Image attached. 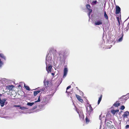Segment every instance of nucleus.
I'll list each match as a JSON object with an SVG mask.
<instances>
[{
  "mask_svg": "<svg viewBox=\"0 0 129 129\" xmlns=\"http://www.w3.org/2000/svg\"><path fill=\"white\" fill-rule=\"evenodd\" d=\"M51 74L53 76H54V73H51Z\"/></svg>",
  "mask_w": 129,
  "mask_h": 129,
  "instance_id": "nucleus-35",
  "label": "nucleus"
},
{
  "mask_svg": "<svg viewBox=\"0 0 129 129\" xmlns=\"http://www.w3.org/2000/svg\"><path fill=\"white\" fill-rule=\"evenodd\" d=\"M76 96L77 99L79 101H80L81 103H83V100L81 99V96L77 94H76Z\"/></svg>",
  "mask_w": 129,
  "mask_h": 129,
  "instance_id": "nucleus-11",
  "label": "nucleus"
},
{
  "mask_svg": "<svg viewBox=\"0 0 129 129\" xmlns=\"http://www.w3.org/2000/svg\"><path fill=\"white\" fill-rule=\"evenodd\" d=\"M87 1H89V0H87Z\"/></svg>",
  "mask_w": 129,
  "mask_h": 129,
  "instance_id": "nucleus-42",
  "label": "nucleus"
},
{
  "mask_svg": "<svg viewBox=\"0 0 129 129\" xmlns=\"http://www.w3.org/2000/svg\"><path fill=\"white\" fill-rule=\"evenodd\" d=\"M97 3V2L96 1H93L92 2L91 4L92 5H94L96 4Z\"/></svg>",
  "mask_w": 129,
  "mask_h": 129,
  "instance_id": "nucleus-23",
  "label": "nucleus"
},
{
  "mask_svg": "<svg viewBox=\"0 0 129 129\" xmlns=\"http://www.w3.org/2000/svg\"><path fill=\"white\" fill-rule=\"evenodd\" d=\"M76 88L77 89V90L78 89V88L77 87H76Z\"/></svg>",
  "mask_w": 129,
  "mask_h": 129,
  "instance_id": "nucleus-40",
  "label": "nucleus"
},
{
  "mask_svg": "<svg viewBox=\"0 0 129 129\" xmlns=\"http://www.w3.org/2000/svg\"><path fill=\"white\" fill-rule=\"evenodd\" d=\"M44 83L45 85H46V84L47 85L48 84V82L46 81V80H44Z\"/></svg>",
  "mask_w": 129,
  "mask_h": 129,
  "instance_id": "nucleus-24",
  "label": "nucleus"
},
{
  "mask_svg": "<svg viewBox=\"0 0 129 129\" xmlns=\"http://www.w3.org/2000/svg\"><path fill=\"white\" fill-rule=\"evenodd\" d=\"M80 94L81 95H83L84 94L81 91H80Z\"/></svg>",
  "mask_w": 129,
  "mask_h": 129,
  "instance_id": "nucleus-31",
  "label": "nucleus"
},
{
  "mask_svg": "<svg viewBox=\"0 0 129 129\" xmlns=\"http://www.w3.org/2000/svg\"><path fill=\"white\" fill-rule=\"evenodd\" d=\"M40 101V96H39L38 98V100L36 101L35 102V103L38 102H39Z\"/></svg>",
  "mask_w": 129,
  "mask_h": 129,
  "instance_id": "nucleus-30",
  "label": "nucleus"
},
{
  "mask_svg": "<svg viewBox=\"0 0 129 129\" xmlns=\"http://www.w3.org/2000/svg\"><path fill=\"white\" fill-rule=\"evenodd\" d=\"M121 9L118 6H116V10L115 13L116 14H119L120 12Z\"/></svg>",
  "mask_w": 129,
  "mask_h": 129,
  "instance_id": "nucleus-9",
  "label": "nucleus"
},
{
  "mask_svg": "<svg viewBox=\"0 0 129 129\" xmlns=\"http://www.w3.org/2000/svg\"><path fill=\"white\" fill-rule=\"evenodd\" d=\"M52 68V66L51 65L49 66L48 67L47 65H46V70L48 73L49 72H51Z\"/></svg>",
  "mask_w": 129,
  "mask_h": 129,
  "instance_id": "nucleus-13",
  "label": "nucleus"
},
{
  "mask_svg": "<svg viewBox=\"0 0 129 129\" xmlns=\"http://www.w3.org/2000/svg\"><path fill=\"white\" fill-rule=\"evenodd\" d=\"M104 16L105 17L106 19H108V17L107 15V14H106V12L105 11L104 12Z\"/></svg>",
  "mask_w": 129,
  "mask_h": 129,
  "instance_id": "nucleus-22",
  "label": "nucleus"
},
{
  "mask_svg": "<svg viewBox=\"0 0 129 129\" xmlns=\"http://www.w3.org/2000/svg\"><path fill=\"white\" fill-rule=\"evenodd\" d=\"M66 93H67V92H68V91H67H67H66Z\"/></svg>",
  "mask_w": 129,
  "mask_h": 129,
  "instance_id": "nucleus-41",
  "label": "nucleus"
},
{
  "mask_svg": "<svg viewBox=\"0 0 129 129\" xmlns=\"http://www.w3.org/2000/svg\"><path fill=\"white\" fill-rule=\"evenodd\" d=\"M118 22L119 24L120 25V22H119V20H118Z\"/></svg>",
  "mask_w": 129,
  "mask_h": 129,
  "instance_id": "nucleus-38",
  "label": "nucleus"
},
{
  "mask_svg": "<svg viewBox=\"0 0 129 129\" xmlns=\"http://www.w3.org/2000/svg\"><path fill=\"white\" fill-rule=\"evenodd\" d=\"M113 126V127H112L113 129H115V127L113 126Z\"/></svg>",
  "mask_w": 129,
  "mask_h": 129,
  "instance_id": "nucleus-39",
  "label": "nucleus"
},
{
  "mask_svg": "<svg viewBox=\"0 0 129 129\" xmlns=\"http://www.w3.org/2000/svg\"><path fill=\"white\" fill-rule=\"evenodd\" d=\"M77 113L78 114L79 117L80 119L82 120H83L84 119V116L82 112V111H77Z\"/></svg>",
  "mask_w": 129,
  "mask_h": 129,
  "instance_id": "nucleus-5",
  "label": "nucleus"
},
{
  "mask_svg": "<svg viewBox=\"0 0 129 129\" xmlns=\"http://www.w3.org/2000/svg\"><path fill=\"white\" fill-rule=\"evenodd\" d=\"M34 104V102H32V103L28 102L27 103V105L28 106H31L33 105Z\"/></svg>",
  "mask_w": 129,
  "mask_h": 129,
  "instance_id": "nucleus-20",
  "label": "nucleus"
},
{
  "mask_svg": "<svg viewBox=\"0 0 129 129\" xmlns=\"http://www.w3.org/2000/svg\"><path fill=\"white\" fill-rule=\"evenodd\" d=\"M120 103L117 101L115 103L113 104V106L115 107H117L120 105Z\"/></svg>",
  "mask_w": 129,
  "mask_h": 129,
  "instance_id": "nucleus-17",
  "label": "nucleus"
},
{
  "mask_svg": "<svg viewBox=\"0 0 129 129\" xmlns=\"http://www.w3.org/2000/svg\"><path fill=\"white\" fill-rule=\"evenodd\" d=\"M119 111V110H111V113H112V114L114 115H115L116 113V112H118Z\"/></svg>",
  "mask_w": 129,
  "mask_h": 129,
  "instance_id": "nucleus-16",
  "label": "nucleus"
},
{
  "mask_svg": "<svg viewBox=\"0 0 129 129\" xmlns=\"http://www.w3.org/2000/svg\"><path fill=\"white\" fill-rule=\"evenodd\" d=\"M120 109L121 110H123L125 109V107L124 106H121L120 108Z\"/></svg>",
  "mask_w": 129,
  "mask_h": 129,
  "instance_id": "nucleus-28",
  "label": "nucleus"
},
{
  "mask_svg": "<svg viewBox=\"0 0 129 129\" xmlns=\"http://www.w3.org/2000/svg\"><path fill=\"white\" fill-rule=\"evenodd\" d=\"M129 125H126V127H125L126 128H129Z\"/></svg>",
  "mask_w": 129,
  "mask_h": 129,
  "instance_id": "nucleus-33",
  "label": "nucleus"
},
{
  "mask_svg": "<svg viewBox=\"0 0 129 129\" xmlns=\"http://www.w3.org/2000/svg\"><path fill=\"white\" fill-rule=\"evenodd\" d=\"M123 35L122 34V37L120 38L118 40V41L119 42H121L122 41V38H123Z\"/></svg>",
  "mask_w": 129,
  "mask_h": 129,
  "instance_id": "nucleus-27",
  "label": "nucleus"
},
{
  "mask_svg": "<svg viewBox=\"0 0 129 129\" xmlns=\"http://www.w3.org/2000/svg\"><path fill=\"white\" fill-rule=\"evenodd\" d=\"M41 90L42 91H43L44 90L43 89H40V90H38L37 91H35L34 92V95L36 96L40 92Z\"/></svg>",
  "mask_w": 129,
  "mask_h": 129,
  "instance_id": "nucleus-15",
  "label": "nucleus"
},
{
  "mask_svg": "<svg viewBox=\"0 0 129 129\" xmlns=\"http://www.w3.org/2000/svg\"><path fill=\"white\" fill-rule=\"evenodd\" d=\"M102 95H101L100 97L99 98V99L98 101V105H99L100 104V102L102 100Z\"/></svg>",
  "mask_w": 129,
  "mask_h": 129,
  "instance_id": "nucleus-21",
  "label": "nucleus"
},
{
  "mask_svg": "<svg viewBox=\"0 0 129 129\" xmlns=\"http://www.w3.org/2000/svg\"><path fill=\"white\" fill-rule=\"evenodd\" d=\"M14 107H20V106L19 105H15L14 106Z\"/></svg>",
  "mask_w": 129,
  "mask_h": 129,
  "instance_id": "nucleus-34",
  "label": "nucleus"
},
{
  "mask_svg": "<svg viewBox=\"0 0 129 129\" xmlns=\"http://www.w3.org/2000/svg\"><path fill=\"white\" fill-rule=\"evenodd\" d=\"M14 86L13 85H8L7 86V88L8 89L9 91L12 90L13 88L14 87Z\"/></svg>",
  "mask_w": 129,
  "mask_h": 129,
  "instance_id": "nucleus-14",
  "label": "nucleus"
},
{
  "mask_svg": "<svg viewBox=\"0 0 129 129\" xmlns=\"http://www.w3.org/2000/svg\"><path fill=\"white\" fill-rule=\"evenodd\" d=\"M87 113L89 115H90L91 113L93 111V109L91 105H89L86 107Z\"/></svg>",
  "mask_w": 129,
  "mask_h": 129,
  "instance_id": "nucleus-4",
  "label": "nucleus"
},
{
  "mask_svg": "<svg viewBox=\"0 0 129 129\" xmlns=\"http://www.w3.org/2000/svg\"><path fill=\"white\" fill-rule=\"evenodd\" d=\"M71 87V86H68L67 88V90L68 89L70 88Z\"/></svg>",
  "mask_w": 129,
  "mask_h": 129,
  "instance_id": "nucleus-32",
  "label": "nucleus"
},
{
  "mask_svg": "<svg viewBox=\"0 0 129 129\" xmlns=\"http://www.w3.org/2000/svg\"><path fill=\"white\" fill-rule=\"evenodd\" d=\"M56 50L54 49L53 47H51L50 48L49 50V52L50 53H51L52 54L56 52Z\"/></svg>",
  "mask_w": 129,
  "mask_h": 129,
  "instance_id": "nucleus-12",
  "label": "nucleus"
},
{
  "mask_svg": "<svg viewBox=\"0 0 129 129\" xmlns=\"http://www.w3.org/2000/svg\"><path fill=\"white\" fill-rule=\"evenodd\" d=\"M85 120L86 123L87 124L88 123L89 121V119H88V118L87 117H86L85 119Z\"/></svg>",
  "mask_w": 129,
  "mask_h": 129,
  "instance_id": "nucleus-26",
  "label": "nucleus"
},
{
  "mask_svg": "<svg viewBox=\"0 0 129 129\" xmlns=\"http://www.w3.org/2000/svg\"><path fill=\"white\" fill-rule=\"evenodd\" d=\"M59 55L60 56L59 60H62L69 54V51L67 50L61 51L59 52Z\"/></svg>",
  "mask_w": 129,
  "mask_h": 129,
  "instance_id": "nucleus-1",
  "label": "nucleus"
},
{
  "mask_svg": "<svg viewBox=\"0 0 129 129\" xmlns=\"http://www.w3.org/2000/svg\"><path fill=\"white\" fill-rule=\"evenodd\" d=\"M7 99L6 98L2 99L0 100V105L1 107H3L4 105H6L8 104L6 101Z\"/></svg>",
  "mask_w": 129,
  "mask_h": 129,
  "instance_id": "nucleus-3",
  "label": "nucleus"
},
{
  "mask_svg": "<svg viewBox=\"0 0 129 129\" xmlns=\"http://www.w3.org/2000/svg\"><path fill=\"white\" fill-rule=\"evenodd\" d=\"M68 71V69L67 67H65L63 70V78H65L66 76Z\"/></svg>",
  "mask_w": 129,
  "mask_h": 129,
  "instance_id": "nucleus-8",
  "label": "nucleus"
},
{
  "mask_svg": "<svg viewBox=\"0 0 129 129\" xmlns=\"http://www.w3.org/2000/svg\"><path fill=\"white\" fill-rule=\"evenodd\" d=\"M86 7L87 9L89 11V13L88 14V16L89 17L90 14L92 11V10L90 9V6L89 4H87L86 6Z\"/></svg>",
  "mask_w": 129,
  "mask_h": 129,
  "instance_id": "nucleus-7",
  "label": "nucleus"
},
{
  "mask_svg": "<svg viewBox=\"0 0 129 129\" xmlns=\"http://www.w3.org/2000/svg\"><path fill=\"white\" fill-rule=\"evenodd\" d=\"M20 108L22 110H25L26 109H27L28 108L23 107H20Z\"/></svg>",
  "mask_w": 129,
  "mask_h": 129,
  "instance_id": "nucleus-25",
  "label": "nucleus"
},
{
  "mask_svg": "<svg viewBox=\"0 0 129 129\" xmlns=\"http://www.w3.org/2000/svg\"><path fill=\"white\" fill-rule=\"evenodd\" d=\"M129 115V112L128 111L125 112L124 114L122 115V117L123 118H127V117Z\"/></svg>",
  "mask_w": 129,
  "mask_h": 129,
  "instance_id": "nucleus-10",
  "label": "nucleus"
},
{
  "mask_svg": "<svg viewBox=\"0 0 129 129\" xmlns=\"http://www.w3.org/2000/svg\"><path fill=\"white\" fill-rule=\"evenodd\" d=\"M52 56L51 53H49L47 54L46 57V65L48 64V63H50L51 62L52 59Z\"/></svg>",
  "mask_w": 129,
  "mask_h": 129,
  "instance_id": "nucleus-2",
  "label": "nucleus"
},
{
  "mask_svg": "<svg viewBox=\"0 0 129 129\" xmlns=\"http://www.w3.org/2000/svg\"><path fill=\"white\" fill-rule=\"evenodd\" d=\"M0 57L5 60H6V57L2 53L0 54Z\"/></svg>",
  "mask_w": 129,
  "mask_h": 129,
  "instance_id": "nucleus-18",
  "label": "nucleus"
},
{
  "mask_svg": "<svg viewBox=\"0 0 129 129\" xmlns=\"http://www.w3.org/2000/svg\"><path fill=\"white\" fill-rule=\"evenodd\" d=\"M3 64V63L2 61H1V59H0V68L1 67Z\"/></svg>",
  "mask_w": 129,
  "mask_h": 129,
  "instance_id": "nucleus-29",
  "label": "nucleus"
},
{
  "mask_svg": "<svg viewBox=\"0 0 129 129\" xmlns=\"http://www.w3.org/2000/svg\"><path fill=\"white\" fill-rule=\"evenodd\" d=\"M24 87L26 88V89L27 90H28L29 91L30 90V89L29 87L28 86H26L25 85V83H24Z\"/></svg>",
  "mask_w": 129,
  "mask_h": 129,
  "instance_id": "nucleus-19",
  "label": "nucleus"
},
{
  "mask_svg": "<svg viewBox=\"0 0 129 129\" xmlns=\"http://www.w3.org/2000/svg\"><path fill=\"white\" fill-rule=\"evenodd\" d=\"M102 20L100 19L96 21L94 23V24L95 25H99L102 24Z\"/></svg>",
  "mask_w": 129,
  "mask_h": 129,
  "instance_id": "nucleus-6",
  "label": "nucleus"
},
{
  "mask_svg": "<svg viewBox=\"0 0 129 129\" xmlns=\"http://www.w3.org/2000/svg\"><path fill=\"white\" fill-rule=\"evenodd\" d=\"M36 107H37V106H35L34 107V109H35L36 108Z\"/></svg>",
  "mask_w": 129,
  "mask_h": 129,
  "instance_id": "nucleus-37",
  "label": "nucleus"
},
{
  "mask_svg": "<svg viewBox=\"0 0 129 129\" xmlns=\"http://www.w3.org/2000/svg\"><path fill=\"white\" fill-rule=\"evenodd\" d=\"M36 107H37V106H35L34 107V109H35L36 108Z\"/></svg>",
  "mask_w": 129,
  "mask_h": 129,
  "instance_id": "nucleus-36",
  "label": "nucleus"
}]
</instances>
